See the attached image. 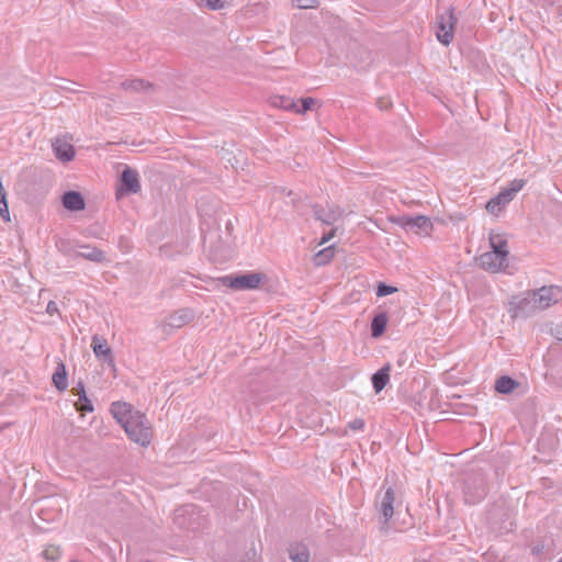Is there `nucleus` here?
Returning a JSON list of instances; mask_svg holds the SVG:
<instances>
[{
  "instance_id": "obj_14",
  "label": "nucleus",
  "mask_w": 562,
  "mask_h": 562,
  "mask_svg": "<svg viewBox=\"0 0 562 562\" xmlns=\"http://www.w3.org/2000/svg\"><path fill=\"white\" fill-rule=\"evenodd\" d=\"M63 206L71 212L82 211L86 202L82 194L78 191H67L61 196Z\"/></svg>"
},
{
  "instance_id": "obj_26",
  "label": "nucleus",
  "mask_w": 562,
  "mask_h": 562,
  "mask_svg": "<svg viewBox=\"0 0 562 562\" xmlns=\"http://www.w3.org/2000/svg\"><path fill=\"white\" fill-rule=\"evenodd\" d=\"M334 257V246L326 247L314 256V265L315 266H324L328 263Z\"/></svg>"
},
{
  "instance_id": "obj_37",
  "label": "nucleus",
  "mask_w": 562,
  "mask_h": 562,
  "mask_svg": "<svg viewBox=\"0 0 562 562\" xmlns=\"http://www.w3.org/2000/svg\"><path fill=\"white\" fill-rule=\"evenodd\" d=\"M336 234V228L330 229L327 234L322 237L321 244L329 241Z\"/></svg>"
},
{
  "instance_id": "obj_2",
  "label": "nucleus",
  "mask_w": 562,
  "mask_h": 562,
  "mask_svg": "<svg viewBox=\"0 0 562 562\" xmlns=\"http://www.w3.org/2000/svg\"><path fill=\"white\" fill-rule=\"evenodd\" d=\"M396 501V492L392 486L385 488L383 493H379L374 501V508L379 515L380 530L386 533L390 529L389 522L394 515V505Z\"/></svg>"
},
{
  "instance_id": "obj_1",
  "label": "nucleus",
  "mask_w": 562,
  "mask_h": 562,
  "mask_svg": "<svg viewBox=\"0 0 562 562\" xmlns=\"http://www.w3.org/2000/svg\"><path fill=\"white\" fill-rule=\"evenodd\" d=\"M562 299V290L558 285L541 286L527 292L515 307V316H525L536 310H546Z\"/></svg>"
},
{
  "instance_id": "obj_8",
  "label": "nucleus",
  "mask_w": 562,
  "mask_h": 562,
  "mask_svg": "<svg viewBox=\"0 0 562 562\" xmlns=\"http://www.w3.org/2000/svg\"><path fill=\"white\" fill-rule=\"evenodd\" d=\"M139 175L135 169L125 167L120 177V186L116 190L117 196L135 194L140 191Z\"/></svg>"
},
{
  "instance_id": "obj_10",
  "label": "nucleus",
  "mask_w": 562,
  "mask_h": 562,
  "mask_svg": "<svg viewBox=\"0 0 562 562\" xmlns=\"http://www.w3.org/2000/svg\"><path fill=\"white\" fill-rule=\"evenodd\" d=\"M91 348L95 355V357L110 366L113 370H115L114 358L112 355V350L105 338L99 335H93L91 340Z\"/></svg>"
},
{
  "instance_id": "obj_42",
  "label": "nucleus",
  "mask_w": 562,
  "mask_h": 562,
  "mask_svg": "<svg viewBox=\"0 0 562 562\" xmlns=\"http://www.w3.org/2000/svg\"><path fill=\"white\" fill-rule=\"evenodd\" d=\"M558 562H562V558Z\"/></svg>"
},
{
  "instance_id": "obj_28",
  "label": "nucleus",
  "mask_w": 562,
  "mask_h": 562,
  "mask_svg": "<svg viewBox=\"0 0 562 562\" xmlns=\"http://www.w3.org/2000/svg\"><path fill=\"white\" fill-rule=\"evenodd\" d=\"M77 409L82 412H92L93 405L91 401L87 397L85 386H81V398L78 400Z\"/></svg>"
},
{
  "instance_id": "obj_27",
  "label": "nucleus",
  "mask_w": 562,
  "mask_h": 562,
  "mask_svg": "<svg viewBox=\"0 0 562 562\" xmlns=\"http://www.w3.org/2000/svg\"><path fill=\"white\" fill-rule=\"evenodd\" d=\"M42 554H43L44 559H46L47 561L55 562V561L59 560V558L61 555V551H60L59 547L49 544L44 549Z\"/></svg>"
},
{
  "instance_id": "obj_6",
  "label": "nucleus",
  "mask_w": 562,
  "mask_h": 562,
  "mask_svg": "<svg viewBox=\"0 0 562 562\" xmlns=\"http://www.w3.org/2000/svg\"><path fill=\"white\" fill-rule=\"evenodd\" d=\"M457 22V18L454 16L453 9H448L443 14L438 15L437 18V40L443 44L449 45L453 38V29Z\"/></svg>"
},
{
  "instance_id": "obj_32",
  "label": "nucleus",
  "mask_w": 562,
  "mask_h": 562,
  "mask_svg": "<svg viewBox=\"0 0 562 562\" xmlns=\"http://www.w3.org/2000/svg\"><path fill=\"white\" fill-rule=\"evenodd\" d=\"M315 103V100L313 98H304L302 99V106L299 108L296 105V110H294L295 113L304 114L308 110L312 109L313 104Z\"/></svg>"
},
{
  "instance_id": "obj_4",
  "label": "nucleus",
  "mask_w": 562,
  "mask_h": 562,
  "mask_svg": "<svg viewBox=\"0 0 562 562\" xmlns=\"http://www.w3.org/2000/svg\"><path fill=\"white\" fill-rule=\"evenodd\" d=\"M265 279V274L250 272L238 276H224L220 278L222 285L234 290H254L259 286Z\"/></svg>"
},
{
  "instance_id": "obj_3",
  "label": "nucleus",
  "mask_w": 562,
  "mask_h": 562,
  "mask_svg": "<svg viewBox=\"0 0 562 562\" xmlns=\"http://www.w3.org/2000/svg\"><path fill=\"white\" fill-rule=\"evenodd\" d=\"M133 423L125 425L123 428L131 440L146 447L151 440V427L144 414L134 416Z\"/></svg>"
},
{
  "instance_id": "obj_5",
  "label": "nucleus",
  "mask_w": 562,
  "mask_h": 562,
  "mask_svg": "<svg viewBox=\"0 0 562 562\" xmlns=\"http://www.w3.org/2000/svg\"><path fill=\"white\" fill-rule=\"evenodd\" d=\"M486 482L483 475L475 474L468 476L464 481V502L470 505L477 504L486 496Z\"/></svg>"
},
{
  "instance_id": "obj_22",
  "label": "nucleus",
  "mask_w": 562,
  "mask_h": 562,
  "mask_svg": "<svg viewBox=\"0 0 562 562\" xmlns=\"http://www.w3.org/2000/svg\"><path fill=\"white\" fill-rule=\"evenodd\" d=\"M387 324V315L385 313L376 314L371 322V336L379 338L385 331Z\"/></svg>"
},
{
  "instance_id": "obj_12",
  "label": "nucleus",
  "mask_w": 562,
  "mask_h": 562,
  "mask_svg": "<svg viewBox=\"0 0 562 562\" xmlns=\"http://www.w3.org/2000/svg\"><path fill=\"white\" fill-rule=\"evenodd\" d=\"M111 413L116 422L124 427L125 425H130L134 416L140 415L142 413L138 411H134L132 406L124 402H114L111 405Z\"/></svg>"
},
{
  "instance_id": "obj_7",
  "label": "nucleus",
  "mask_w": 562,
  "mask_h": 562,
  "mask_svg": "<svg viewBox=\"0 0 562 562\" xmlns=\"http://www.w3.org/2000/svg\"><path fill=\"white\" fill-rule=\"evenodd\" d=\"M394 223L398 226L403 227L407 232H413L415 234H426L432 229V223L429 217L425 215L417 216H400Z\"/></svg>"
},
{
  "instance_id": "obj_33",
  "label": "nucleus",
  "mask_w": 562,
  "mask_h": 562,
  "mask_svg": "<svg viewBox=\"0 0 562 562\" xmlns=\"http://www.w3.org/2000/svg\"><path fill=\"white\" fill-rule=\"evenodd\" d=\"M293 2L300 9H313L318 4V0H293Z\"/></svg>"
},
{
  "instance_id": "obj_20",
  "label": "nucleus",
  "mask_w": 562,
  "mask_h": 562,
  "mask_svg": "<svg viewBox=\"0 0 562 562\" xmlns=\"http://www.w3.org/2000/svg\"><path fill=\"white\" fill-rule=\"evenodd\" d=\"M54 386L58 391H66L68 387L67 370L64 362H58L56 370L52 376Z\"/></svg>"
},
{
  "instance_id": "obj_25",
  "label": "nucleus",
  "mask_w": 562,
  "mask_h": 562,
  "mask_svg": "<svg viewBox=\"0 0 562 562\" xmlns=\"http://www.w3.org/2000/svg\"><path fill=\"white\" fill-rule=\"evenodd\" d=\"M289 557L292 562H308L310 552L303 544L291 546L289 549Z\"/></svg>"
},
{
  "instance_id": "obj_17",
  "label": "nucleus",
  "mask_w": 562,
  "mask_h": 562,
  "mask_svg": "<svg viewBox=\"0 0 562 562\" xmlns=\"http://www.w3.org/2000/svg\"><path fill=\"white\" fill-rule=\"evenodd\" d=\"M53 150H54V154L55 156L64 161V162H68L70 160L74 159L75 157V149H74V146L63 139H59L57 138L54 143H53Z\"/></svg>"
},
{
  "instance_id": "obj_21",
  "label": "nucleus",
  "mask_w": 562,
  "mask_h": 562,
  "mask_svg": "<svg viewBox=\"0 0 562 562\" xmlns=\"http://www.w3.org/2000/svg\"><path fill=\"white\" fill-rule=\"evenodd\" d=\"M121 87L122 89L132 92L150 91L154 88L153 83L145 81L143 79L125 80L121 83Z\"/></svg>"
},
{
  "instance_id": "obj_9",
  "label": "nucleus",
  "mask_w": 562,
  "mask_h": 562,
  "mask_svg": "<svg viewBox=\"0 0 562 562\" xmlns=\"http://www.w3.org/2000/svg\"><path fill=\"white\" fill-rule=\"evenodd\" d=\"M194 312L190 308H180L165 317L161 322V327L165 333L168 330L179 329L184 325L192 322Z\"/></svg>"
},
{
  "instance_id": "obj_41",
  "label": "nucleus",
  "mask_w": 562,
  "mask_h": 562,
  "mask_svg": "<svg viewBox=\"0 0 562 562\" xmlns=\"http://www.w3.org/2000/svg\"><path fill=\"white\" fill-rule=\"evenodd\" d=\"M64 89H66V90H70V91H74V90L71 89V86L64 87Z\"/></svg>"
},
{
  "instance_id": "obj_35",
  "label": "nucleus",
  "mask_w": 562,
  "mask_h": 562,
  "mask_svg": "<svg viewBox=\"0 0 562 562\" xmlns=\"http://www.w3.org/2000/svg\"><path fill=\"white\" fill-rule=\"evenodd\" d=\"M348 427L352 430H361L364 427V422L361 418H356L348 424Z\"/></svg>"
},
{
  "instance_id": "obj_24",
  "label": "nucleus",
  "mask_w": 562,
  "mask_h": 562,
  "mask_svg": "<svg viewBox=\"0 0 562 562\" xmlns=\"http://www.w3.org/2000/svg\"><path fill=\"white\" fill-rule=\"evenodd\" d=\"M519 383L510 376L504 375L496 380L495 390L502 394H509L516 387H518Z\"/></svg>"
},
{
  "instance_id": "obj_38",
  "label": "nucleus",
  "mask_w": 562,
  "mask_h": 562,
  "mask_svg": "<svg viewBox=\"0 0 562 562\" xmlns=\"http://www.w3.org/2000/svg\"><path fill=\"white\" fill-rule=\"evenodd\" d=\"M46 311L48 314L53 315L54 313H56L58 311L57 304L55 302L50 301L47 304Z\"/></svg>"
},
{
  "instance_id": "obj_30",
  "label": "nucleus",
  "mask_w": 562,
  "mask_h": 562,
  "mask_svg": "<svg viewBox=\"0 0 562 562\" xmlns=\"http://www.w3.org/2000/svg\"><path fill=\"white\" fill-rule=\"evenodd\" d=\"M56 246H57L58 250L66 256L75 257V255L77 252L74 250L70 241L66 240V239H60L59 241H57Z\"/></svg>"
},
{
  "instance_id": "obj_15",
  "label": "nucleus",
  "mask_w": 562,
  "mask_h": 562,
  "mask_svg": "<svg viewBox=\"0 0 562 562\" xmlns=\"http://www.w3.org/2000/svg\"><path fill=\"white\" fill-rule=\"evenodd\" d=\"M82 251H77L75 258H83L92 262L101 263L106 261L105 252L92 245H79Z\"/></svg>"
},
{
  "instance_id": "obj_11",
  "label": "nucleus",
  "mask_w": 562,
  "mask_h": 562,
  "mask_svg": "<svg viewBox=\"0 0 562 562\" xmlns=\"http://www.w3.org/2000/svg\"><path fill=\"white\" fill-rule=\"evenodd\" d=\"M479 266L490 272H499L508 267L507 259L497 252L486 251L477 258Z\"/></svg>"
},
{
  "instance_id": "obj_19",
  "label": "nucleus",
  "mask_w": 562,
  "mask_h": 562,
  "mask_svg": "<svg viewBox=\"0 0 562 562\" xmlns=\"http://www.w3.org/2000/svg\"><path fill=\"white\" fill-rule=\"evenodd\" d=\"M390 372H391V364L386 363L381 369H379L375 373H373L371 381L372 386L375 393H380L389 383L390 381Z\"/></svg>"
},
{
  "instance_id": "obj_34",
  "label": "nucleus",
  "mask_w": 562,
  "mask_h": 562,
  "mask_svg": "<svg viewBox=\"0 0 562 562\" xmlns=\"http://www.w3.org/2000/svg\"><path fill=\"white\" fill-rule=\"evenodd\" d=\"M376 105L379 106L380 110L387 111L392 108V101L390 100V98L386 97L379 98L376 101Z\"/></svg>"
},
{
  "instance_id": "obj_16",
  "label": "nucleus",
  "mask_w": 562,
  "mask_h": 562,
  "mask_svg": "<svg viewBox=\"0 0 562 562\" xmlns=\"http://www.w3.org/2000/svg\"><path fill=\"white\" fill-rule=\"evenodd\" d=\"M512 201L513 200L510 193L503 190L486 203V210L493 215H498L503 209Z\"/></svg>"
},
{
  "instance_id": "obj_29",
  "label": "nucleus",
  "mask_w": 562,
  "mask_h": 562,
  "mask_svg": "<svg viewBox=\"0 0 562 562\" xmlns=\"http://www.w3.org/2000/svg\"><path fill=\"white\" fill-rule=\"evenodd\" d=\"M526 184L525 179H515L510 182L509 187L507 189H504L505 192H509L512 200L514 199L515 194L519 192Z\"/></svg>"
},
{
  "instance_id": "obj_40",
  "label": "nucleus",
  "mask_w": 562,
  "mask_h": 562,
  "mask_svg": "<svg viewBox=\"0 0 562 562\" xmlns=\"http://www.w3.org/2000/svg\"><path fill=\"white\" fill-rule=\"evenodd\" d=\"M64 89H66V90H70V91H74V90L71 89V86L64 87Z\"/></svg>"
},
{
  "instance_id": "obj_13",
  "label": "nucleus",
  "mask_w": 562,
  "mask_h": 562,
  "mask_svg": "<svg viewBox=\"0 0 562 562\" xmlns=\"http://www.w3.org/2000/svg\"><path fill=\"white\" fill-rule=\"evenodd\" d=\"M313 213L317 221L327 225H333L342 216L344 211L338 206L325 211L319 205H314Z\"/></svg>"
},
{
  "instance_id": "obj_18",
  "label": "nucleus",
  "mask_w": 562,
  "mask_h": 562,
  "mask_svg": "<svg viewBox=\"0 0 562 562\" xmlns=\"http://www.w3.org/2000/svg\"><path fill=\"white\" fill-rule=\"evenodd\" d=\"M490 245L492 248V252L499 254L501 257L508 260L509 250L507 239L503 234L499 233H491L490 234Z\"/></svg>"
},
{
  "instance_id": "obj_39",
  "label": "nucleus",
  "mask_w": 562,
  "mask_h": 562,
  "mask_svg": "<svg viewBox=\"0 0 562 562\" xmlns=\"http://www.w3.org/2000/svg\"><path fill=\"white\" fill-rule=\"evenodd\" d=\"M81 386H85L82 382H79L77 386L72 389V391L81 398Z\"/></svg>"
},
{
  "instance_id": "obj_23",
  "label": "nucleus",
  "mask_w": 562,
  "mask_h": 562,
  "mask_svg": "<svg viewBox=\"0 0 562 562\" xmlns=\"http://www.w3.org/2000/svg\"><path fill=\"white\" fill-rule=\"evenodd\" d=\"M269 103L273 108L283 109L286 111L294 112V110H296L295 101L292 98L285 95H272L269 99Z\"/></svg>"
},
{
  "instance_id": "obj_36",
  "label": "nucleus",
  "mask_w": 562,
  "mask_h": 562,
  "mask_svg": "<svg viewBox=\"0 0 562 562\" xmlns=\"http://www.w3.org/2000/svg\"><path fill=\"white\" fill-rule=\"evenodd\" d=\"M206 5L211 10H220L224 7V3L222 0H205Z\"/></svg>"
},
{
  "instance_id": "obj_31",
  "label": "nucleus",
  "mask_w": 562,
  "mask_h": 562,
  "mask_svg": "<svg viewBox=\"0 0 562 562\" xmlns=\"http://www.w3.org/2000/svg\"><path fill=\"white\" fill-rule=\"evenodd\" d=\"M397 289L395 286H392V285H387L383 282H380L376 286V296L381 297V296H386L389 294H392L394 292H396Z\"/></svg>"
}]
</instances>
